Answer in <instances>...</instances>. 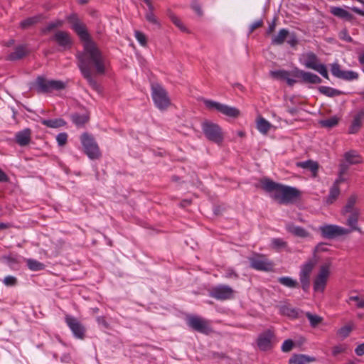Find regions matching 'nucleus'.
Instances as JSON below:
<instances>
[{
    "instance_id": "obj_17",
    "label": "nucleus",
    "mask_w": 364,
    "mask_h": 364,
    "mask_svg": "<svg viewBox=\"0 0 364 364\" xmlns=\"http://www.w3.org/2000/svg\"><path fill=\"white\" fill-rule=\"evenodd\" d=\"M66 322L76 338L82 340L85 338L86 328L80 320H66Z\"/></svg>"
},
{
    "instance_id": "obj_2",
    "label": "nucleus",
    "mask_w": 364,
    "mask_h": 364,
    "mask_svg": "<svg viewBox=\"0 0 364 364\" xmlns=\"http://www.w3.org/2000/svg\"><path fill=\"white\" fill-rule=\"evenodd\" d=\"M262 188L279 204L291 203L300 196L298 189L276 183L269 178L261 180Z\"/></svg>"
},
{
    "instance_id": "obj_35",
    "label": "nucleus",
    "mask_w": 364,
    "mask_h": 364,
    "mask_svg": "<svg viewBox=\"0 0 364 364\" xmlns=\"http://www.w3.org/2000/svg\"><path fill=\"white\" fill-rule=\"evenodd\" d=\"M272 124L264 118L259 117L257 120V129L263 134H267Z\"/></svg>"
},
{
    "instance_id": "obj_31",
    "label": "nucleus",
    "mask_w": 364,
    "mask_h": 364,
    "mask_svg": "<svg viewBox=\"0 0 364 364\" xmlns=\"http://www.w3.org/2000/svg\"><path fill=\"white\" fill-rule=\"evenodd\" d=\"M356 201L357 196L351 195L347 200V203L342 210V214L346 215L347 213H353V211L355 210H359L358 208H355Z\"/></svg>"
},
{
    "instance_id": "obj_23",
    "label": "nucleus",
    "mask_w": 364,
    "mask_h": 364,
    "mask_svg": "<svg viewBox=\"0 0 364 364\" xmlns=\"http://www.w3.org/2000/svg\"><path fill=\"white\" fill-rule=\"evenodd\" d=\"M50 80H47L43 76H38L34 84L33 88L40 93L50 92Z\"/></svg>"
},
{
    "instance_id": "obj_29",
    "label": "nucleus",
    "mask_w": 364,
    "mask_h": 364,
    "mask_svg": "<svg viewBox=\"0 0 364 364\" xmlns=\"http://www.w3.org/2000/svg\"><path fill=\"white\" fill-rule=\"evenodd\" d=\"M26 54V49L24 46H19L15 48V50L11 53L6 59L9 60H17L21 59Z\"/></svg>"
},
{
    "instance_id": "obj_18",
    "label": "nucleus",
    "mask_w": 364,
    "mask_h": 364,
    "mask_svg": "<svg viewBox=\"0 0 364 364\" xmlns=\"http://www.w3.org/2000/svg\"><path fill=\"white\" fill-rule=\"evenodd\" d=\"M52 40L63 48H69L72 45V39L69 33L64 31H58L52 38Z\"/></svg>"
},
{
    "instance_id": "obj_10",
    "label": "nucleus",
    "mask_w": 364,
    "mask_h": 364,
    "mask_svg": "<svg viewBox=\"0 0 364 364\" xmlns=\"http://www.w3.org/2000/svg\"><path fill=\"white\" fill-rule=\"evenodd\" d=\"M319 230L322 236L326 238H333L337 236L348 235L350 233V230L348 228L336 225H325L321 226Z\"/></svg>"
},
{
    "instance_id": "obj_8",
    "label": "nucleus",
    "mask_w": 364,
    "mask_h": 364,
    "mask_svg": "<svg viewBox=\"0 0 364 364\" xmlns=\"http://www.w3.org/2000/svg\"><path fill=\"white\" fill-rule=\"evenodd\" d=\"M330 263H326L320 267L318 273L314 280V291L323 292L324 291L330 275Z\"/></svg>"
},
{
    "instance_id": "obj_43",
    "label": "nucleus",
    "mask_w": 364,
    "mask_h": 364,
    "mask_svg": "<svg viewBox=\"0 0 364 364\" xmlns=\"http://www.w3.org/2000/svg\"><path fill=\"white\" fill-rule=\"evenodd\" d=\"M72 121L77 125V126H82L85 123H87L89 120V116L87 114H74L71 117Z\"/></svg>"
},
{
    "instance_id": "obj_46",
    "label": "nucleus",
    "mask_w": 364,
    "mask_h": 364,
    "mask_svg": "<svg viewBox=\"0 0 364 364\" xmlns=\"http://www.w3.org/2000/svg\"><path fill=\"white\" fill-rule=\"evenodd\" d=\"M289 75V73L284 70H273L270 72L271 77L278 80H285Z\"/></svg>"
},
{
    "instance_id": "obj_40",
    "label": "nucleus",
    "mask_w": 364,
    "mask_h": 364,
    "mask_svg": "<svg viewBox=\"0 0 364 364\" xmlns=\"http://www.w3.org/2000/svg\"><path fill=\"white\" fill-rule=\"evenodd\" d=\"M278 282L289 288H296L299 287V283L296 280L293 279L289 277H282L278 278Z\"/></svg>"
},
{
    "instance_id": "obj_1",
    "label": "nucleus",
    "mask_w": 364,
    "mask_h": 364,
    "mask_svg": "<svg viewBox=\"0 0 364 364\" xmlns=\"http://www.w3.org/2000/svg\"><path fill=\"white\" fill-rule=\"evenodd\" d=\"M83 48V51L77 55L78 68L90 86L94 90L100 92V86L94 79L92 74L102 75L105 73V58L93 41L84 43Z\"/></svg>"
},
{
    "instance_id": "obj_21",
    "label": "nucleus",
    "mask_w": 364,
    "mask_h": 364,
    "mask_svg": "<svg viewBox=\"0 0 364 364\" xmlns=\"http://www.w3.org/2000/svg\"><path fill=\"white\" fill-rule=\"evenodd\" d=\"M286 230L288 232L297 237L306 238L311 235L304 228L295 225L291 223H289L286 225Z\"/></svg>"
},
{
    "instance_id": "obj_13",
    "label": "nucleus",
    "mask_w": 364,
    "mask_h": 364,
    "mask_svg": "<svg viewBox=\"0 0 364 364\" xmlns=\"http://www.w3.org/2000/svg\"><path fill=\"white\" fill-rule=\"evenodd\" d=\"M279 312L282 316L291 318H303L306 316L307 318H322L321 317L313 315L309 312L304 313L302 311H298L292 308L290 305H283L279 306Z\"/></svg>"
},
{
    "instance_id": "obj_62",
    "label": "nucleus",
    "mask_w": 364,
    "mask_h": 364,
    "mask_svg": "<svg viewBox=\"0 0 364 364\" xmlns=\"http://www.w3.org/2000/svg\"><path fill=\"white\" fill-rule=\"evenodd\" d=\"M56 27L55 26V24L53 23V22H50L49 23L47 26L43 29V33H48V32H50V31L53 30L54 28H55Z\"/></svg>"
},
{
    "instance_id": "obj_52",
    "label": "nucleus",
    "mask_w": 364,
    "mask_h": 364,
    "mask_svg": "<svg viewBox=\"0 0 364 364\" xmlns=\"http://www.w3.org/2000/svg\"><path fill=\"white\" fill-rule=\"evenodd\" d=\"M56 140L60 146H63L66 144L68 141V134L65 132L60 133L56 136Z\"/></svg>"
},
{
    "instance_id": "obj_26",
    "label": "nucleus",
    "mask_w": 364,
    "mask_h": 364,
    "mask_svg": "<svg viewBox=\"0 0 364 364\" xmlns=\"http://www.w3.org/2000/svg\"><path fill=\"white\" fill-rule=\"evenodd\" d=\"M314 357L303 354H295L291 356L289 360V364H306L315 361Z\"/></svg>"
},
{
    "instance_id": "obj_25",
    "label": "nucleus",
    "mask_w": 364,
    "mask_h": 364,
    "mask_svg": "<svg viewBox=\"0 0 364 364\" xmlns=\"http://www.w3.org/2000/svg\"><path fill=\"white\" fill-rule=\"evenodd\" d=\"M344 159L348 165L359 164L363 163V159L361 156L355 150H350L345 153Z\"/></svg>"
},
{
    "instance_id": "obj_55",
    "label": "nucleus",
    "mask_w": 364,
    "mask_h": 364,
    "mask_svg": "<svg viewBox=\"0 0 364 364\" xmlns=\"http://www.w3.org/2000/svg\"><path fill=\"white\" fill-rule=\"evenodd\" d=\"M287 43L289 44L291 47H294L298 44V39L295 34L289 33V36L287 38Z\"/></svg>"
},
{
    "instance_id": "obj_30",
    "label": "nucleus",
    "mask_w": 364,
    "mask_h": 364,
    "mask_svg": "<svg viewBox=\"0 0 364 364\" xmlns=\"http://www.w3.org/2000/svg\"><path fill=\"white\" fill-rule=\"evenodd\" d=\"M289 31L285 28L279 30L277 35H274L272 37V45H282L287 38L289 36Z\"/></svg>"
},
{
    "instance_id": "obj_3",
    "label": "nucleus",
    "mask_w": 364,
    "mask_h": 364,
    "mask_svg": "<svg viewBox=\"0 0 364 364\" xmlns=\"http://www.w3.org/2000/svg\"><path fill=\"white\" fill-rule=\"evenodd\" d=\"M300 62L306 68L312 69L321 74L324 78L329 79L326 66L320 63L318 58L313 52L302 54Z\"/></svg>"
},
{
    "instance_id": "obj_56",
    "label": "nucleus",
    "mask_w": 364,
    "mask_h": 364,
    "mask_svg": "<svg viewBox=\"0 0 364 364\" xmlns=\"http://www.w3.org/2000/svg\"><path fill=\"white\" fill-rule=\"evenodd\" d=\"M338 36L341 40H343L346 42L352 41V38L348 35V31L346 29H343L341 31Z\"/></svg>"
},
{
    "instance_id": "obj_5",
    "label": "nucleus",
    "mask_w": 364,
    "mask_h": 364,
    "mask_svg": "<svg viewBox=\"0 0 364 364\" xmlns=\"http://www.w3.org/2000/svg\"><path fill=\"white\" fill-rule=\"evenodd\" d=\"M80 141L85 153L90 159H97L101 156L100 148L91 134L83 133L80 136Z\"/></svg>"
},
{
    "instance_id": "obj_22",
    "label": "nucleus",
    "mask_w": 364,
    "mask_h": 364,
    "mask_svg": "<svg viewBox=\"0 0 364 364\" xmlns=\"http://www.w3.org/2000/svg\"><path fill=\"white\" fill-rule=\"evenodd\" d=\"M349 215L347 218L346 224L350 228L348 230L352 231H358L361 232V229L358 227V219L360 216V210L353 211V213H349Z\"/></svg>"
},
{
    "instance_id": "obj_42",
    "label": "nucleus",
    "mask_w": 364,
    "mask_h": 364,
    "mask_svg": "<svg viewBox=\"0 0 364 364\" xmlns=\"http://www.w3.org/2000/svg\"><path fill=\"white\" fill-rule=\"evenodd\" d=\"M26 264L28 267L32 271L43 270L46 267L44 264L33 259H27Z\"/></svg>"
},
{
    "instance_id": "obj_6",
    "label": "nucleus",
    "mask_w": 364,
    "mask_h": 364,
    "mask_svg": "<svg viewBox=\"0 0 364 364\" xmlns=\"http://www.w3.org/2000/svg\"><path fill=\"white\" fill-rule=\"evenodd\" d=\"M151 96L155 105L159 109H166L171 104L167 92L159 84H153L151 85Z\"/></svg>"
},
{
    "instance_id": "obj_19",
    "label": "nucleus",
    "mask_w": 364,
    "mask_h": 364,
    "mask_svg": "<svg viewBox=\"0 0 364 364\" xmlns=\"http://www.w3.org/2000/svg\"><path fill=\"white\" fill-rule=\"evenodd\" d=\"M187 324L190 328L200 333L209 334L213 332L206 320H188Z\"/></svg>"
},
{
    "instance_id": "obj_54",
    "label": "nucleus",
    "mask_w": 364,
    "mask_h": 364,
    "mask_svg": "<svg viewBox=\"0 0 364 364\" xmlns=\"http://www.w3.org/2000/svg\"><path fill=\"white\" fill-rule=\"evenodd\" d=\"M294 346V342L291 339L285 340L282 346L283 352H289Z\"/></svg>"
},
{
    "instance_id": "obj_49",
    "label": "nucleus",
    "mask_w": 364,
    "mask_h": 364,
    "mask_svg": "<svg viewBox=\"0 0 364 364\" xmlns=\"http://www.w3.org/2000/svg\"><path fill=\"white\" fill-rule=\"evenodd\" d=\"M145 18L148 22L154 24L158 27H161L160 22L154 13L146 12L145 14Z\"/></svg>"
},
{
    "instance_id": "obj_59",
    "label": "nucleus",
    "mask_w": 364,
    "mask_h": 364,
    "mask_svg": "<svg viewBox=\"0 0 364 364\" xmlns=\"http://www.w3.org/2000/svg\"><path fill=\"white\" fill-rule=\"evenodd\" d=\"M304 291H307L310 286V279H299Z\"/></svg>"
},
{
    "instance_id": "obj_33",
    "label": "nucleus",
    "mask_w": 364,
    "mask_h": 364,
    "mask_svg": "<svg viewBox=\"0 0 364 364\" xmlns=\"http://www.w3.org/2000/svg\"><path fill=\"white\" fill-rule=\"evenodd\" d=\"M220 113L223 114L227 117L232 118H237L240 114V112L238 109L226 105H223Z\"/></svg>"
},
{
    "instance_id": "obj_41",
    "label": "nucleus",
    "mask_w": 364,
    "mask_h": 364,
    "mask_svg": "<svg viewBox=\"0 0 364 364\" xmlns=\"http://www.w3.org/2000/svg\"><path fill=\"white\" fill-rule=\"evenodd\" d=\"M340 194V188L336 185H333L330 188L329 193L326 198V203L328 204L333 203L338 197Z\"/></svg>"
},
{
    "instance_id": "obj_28",
    "label": "nucleus",
    "mask_w": 364,
    "mask_h": 364,
    "mask_svg": "<svg viewBox=\"0 0 364 364\" xmlns=\"http://www.w3.org/2000/svg\"><path fill=\"white\" fill-rule=\"evenodd\" d=\"M331 13L334 15L335 16H337L338 18L350 21L353 19V16L351 14H350L348 11L341 8V7H331Z\"/></svg>"
},
{
    "instance_id": "obj_12",
    "label": "nucleus",
    "mask_w": 364,
    "mask_h": 364,
    "mask_svg": "<svg viewBox=\"0 0 364 364\" xmlns=\"http://www.w3.org/2000/svg\"><path fill=\"white\" fill-rule=\"evenodd\" d=\"M250 267L259 271H271L273 263L269 261L264 255H257L249 259Z\"/></svg>"
},
{
    "instance_id": "obj_48",
    "label": "nucleus",
    "mask_w": 364,
    "mask_h": 364,
    "mask_svg": "<svg viewBox=\"0 0 364 364\" xmlns=\"http://www.w3.org/2000/svg\"><path fill=\"white\" fill-rule=\"evenodd\" d=\"M204 105L209 109H216L220 112L223 104L210 100H204Z\"/></svg>"
},
{
    "instance_id": "obj_64",
    "label": "nucleus",
    "mask_w": 364,
    "mask_h": 364,
    "mask_svg": "<svg viewBox=\"0 0 364 364\" xmlns=\"http://www.w3.org/2000/svg\"><path fill=\"white\" fill-rule=\"evenodd\" d=\"M275 27H276V23H275V21H272L269 25V27L267 30V34H270L272 33L274 29H275Z\"/></svg>"
},
{
    "instance_id": "obj_60",
    "label": "nucleus",
    "mask_w": 364,
    "mask_h": 364,
    "mask_svg": "<svg viewBox=\"0 0 364 364\" xmlns=\"http://www.w3.org/2000/svg\"><path fill=\"white\" fill-rule=\"evenodd\" d=\"M225 277L226 278H237L238 274L232 269H228L226 270L225 273Z\"/></svg>"
},
{
    "instance_id": "obj_4",
    "label": "nucleus",
    "mask_w": 364,
    "mask_h": 364,
    "mask_svg": "<svg viewBox=\"0 0 364 364\" xmlns=\"http://www.w3.org/2000/svg\"><path fill=\"white\" fill-rule=\"evenodd\" d=\"M201 127L205 136L209 141L218 145L223 143L224 135L222 129L218 124L210 121H204Z\"/></svg>"
},
{
    "instance_id": "obj_45",
    "label": "nucleus",
    "mask_w": 364,
    "mask_h": 364,
    "mask_svg": "<svg viewBox=\"0 0 364 364\" xmlns=\"http://www.w3.org/2000/svg\"><path fill=\"white\" fill-rule=\"evenodd\" d=\"M272 247L276 250H280L287 247V242L281 238H274L272 240Z\"/></svg>"
},
{
    "instance_id": "obj_61",
    "label": "nucleus",
    "mask_w": 364,
    "mask_h": 364,
    "mask_svg": "<svg viewBox=\"0 0 364 364\" xmlns=\"http://www.w3.org/2000/svg\"><path fill=\"white\" fill-rule=\"evenodd\" d=\"M356 355L361 356L364 355V343L358 345L355 349Z\"/></svg>"
},
{
    "instance_id": "obj_34",
    "label": "nucleus",
    "mask_w": 364,
    "mask_h": 364,
    "mask_svg": "<svg viewBox=\"0 0 364 364\" xmlns=\"http://www.w3.org/2000/svg\"><path fill=\"white\" fill-rule=\"evenodd\" d=\"M347 301L350 305L355 306L357 308H364V295L351 294Z\"/></svg>"
},
{
    "instance_id": "obj_51",
    "label": "nucleus",
    "mask_w": 364,
    "mask_h": 364,
    "mask_svg": "<svg viewBox=\"0 0 364 364\" xmlns=\"http://www.w3.org/2000/svg\"><path fill=\"white\" fill-rule=\"evenodd\" d=\"M347 349V345L346 344H339L337 346H335L332 348V354L333 356H336L340 353H342L345 352Z\"/></svg>"
},
{
    "instance_id": "obj_38",
    "label": "nucleus",
    "mask_w": 364,
    "mask_h": 364,
    "mask_svg": "<svg viewBox=\"0 0 364 364\" xmlns=\"http://www.w3.org/2000/svg\"><path fill=\"white\" fill-rule=\"evenodd\" d=\"M50 92L53 91H60L65 90L67 87V82L62 80H50Z\"/></svg>"
},
{
    "instance_id": "obj_15",
    "label": "nucleus",
    "mask_w": 364,
    "mask_h": 364,
    "mask_svg": "<svg viewBox=\"0 0 364 364\" xmlns=\"http://www.w3.org/2000/svg\"><path fill=\"white\" fill-rule=\"evenodd\" d=\"M364 119V109H361L352 115V120L348 127V134H354L360 129Z\"/></svg>"
},
{
    "instance_id": "obj_57",
    "label": "nucleus",
    "mask_w": 364,
    "mask_h": 364,
    "mask_svg": "<svg viewBox=\"0 0 364 364\" xmlns=\"http://www.w3.org/2000/svg\"><path fill=\"white\" fill-rule=\"evenodd\" d=\"M191 8L198 14V16H203V10L201 9L200 5L198 2L193 1L191 4Z\"/></svg>"
},
{
    "instance_id": "obj_9",
    "label": "nucleus",
    "mask_w": 364,
    "mask_h": 364,
    "mask_svg": "<svg viewBox=\"0 0 364 364\" xmlns=\"http://www.w3.org/2000/svg\"><path fill=\"white\" fill-rule=\"evenodd\" d=\"M210 296L217 300H228L234 298L235 291L228 285L220 284L211 289Z\"/></svg>"
},
{
    "instance_id": "obj_53",
    "label": "nucleus",
    "mask_w": 364,
    "mask_h": 364,
    "mask_svg": "<svg viewBox=\"0 0 364 364\" xmlns=\"http://www.w3.org/2000/svg\"><path fill=\"white\" fill-rule=\"evenodd\" d=\"M4 284L7 287H14L17 284V279L14 276H6L3 280Z\"/></svg>"
},
{
    "instance_id": "obj_50",
    "label": "nucleus",
    "mask_w": 364,
    "mask_h": 364,
    "mask_svg": "<svg viewBox=\"0 0 364 364\" xmlns=\"http://www.w3.org/2000/svg\"><path fill=\"white\" fill-rule=\"evenodd\" d=\"M134 36L138 42L142 46H146L147 44V38L144 33L139 31H135Z\"/></svg>"
},
{
    "instance_id": "obj_63",
    "label": "nucleus",
    "mask_w": 364,
    "mask_h": 364,
    "mask_svg": "<svg viewBox=\"0 0 364 364\" xmlns=\"http://www.w3.org/2000/svg\"><path fill=\"white\" fill-rule=\"evenodd\" d=\"M348 168V165H347L346 164H341L340 165V171H339L340 175H343L347 171Z\"/></svg>"
},
{
    "instance_id": "obj_20",
    "label": "nucleus",
    "mask_w": 364,
    "mask_h": 364,
    "mask_svg": "<svg viewBox=\"0 0 364 364\" xmlns=\"http://www.w3.org/2000/svg\"><path fill=\"white\" fill-rule=\"evenodd\" d=\"M31 129L26 128L16 133L14 140L20 146H26L31 143Z\"/></svg>"
},
{
    "instance_id": "obj_14",
    "label": "nucleus",
    "mask_w": 364,
    "mask_h": 364,
    "mask_svg": "<svg viewBox=\"0 0 364 364\" xmlns=\"http://www.w3.org/2000/svg\"><path fill=\"white\" fill-rule=\"evenodd\" d=\"M331 71L333 76L342 80L350 81L358 78V74L356 72L342 70L340 65L337 63L331 65Z\"/></svg>"
},
{
    "instance_id": "obj_44",
    "label": "nucleus",
    "mask_w": 364,
    "mask_h": 364,
    "mask_svg": "<svg viewBox=\"0 0 364 364\" xmlns=\"http://www.w3.org/2000/svg\"><path fill=\"white\" fill-rule=\"evenodd\" d=\"M353 328L354 327L353 324L346 325L338 330L337 334L342 339H344L349 336Z\"/></svg>"
},
{
    "instance_id": "obj_11",
    "label": "nucleus",
    "mask_w": 364,
    "mask_h": 364,
    "mask_svg": "<svg viewBox=\"0 0 364 364\" xmlns=\"http://www.w3.org/2000/svg\"><path fill=\"white\" fill-rule=\"evenodd\" d=\"M291 75L299 79V82L306 84H320L321 78L317 75L299 68L292 70Z\"/></svg>"
},
{
    "instance_id": "obj_16",
    "label": "nucleus",
    "mask_w": 364,
    "mask_h": 364,
    "mask_svg": "<svg viewBox=\"0 0 364 364\" xmlns=\"http://www.w3.org/2000/svg\"><path fill=\"white\" fill-rule=\"evenodd\" d=\"M274 337L273 332L268 329L260 333L257 338V346L261 350H268L272 348V341Z\"/></svg>"
},
{
    "instance_id": "obj_36",
    "label": "nucleus",
    "mask_w": 364,
    "mask_h": 364,
    "mask_svg": "<svg viewBox=\"0 0 364 364\" xmlns=\"http://www.w3.org/2000/svg\"><path fill=\"white\" fill-rule=\"evenodd\" d=\"M167 16L170 18V20L173 22V23L177 26L181 31L186 32L187 29L186 26L183 24L182 21L180 18L175 15V14L171 10L167 11Z\"/></svg>"
},
{
    "instance_id": "obj_37",
    "label": "nucleus",
    "mask_w": 364,
    "mask_h": 364,
    "mask_svg": "<svg viewBox=\"0 0 364 364\" xmlns=\"http://www.w3.org/2000/svg\"><path fill=\"white\" fill-rule=\"evenodd\" d=\"M318 91L321 94H323L326 96H328V97H335V96L341 95L342 94L341 91L338 90L334 88H332V87H327V86L319 87Z\"/></svg>"
},
{
    "instance_id": "obj_27",
    "label": "nucleus",
    "mask_w": 364,
    "mask_h": 364,
    "mask_svg": "<svg viewBox=\"0 0 364 364\" xmlns=\"http://www.w3.org/2000/svg\"><path fill=\"white\" fill-rule=\"evenodd\" d=\"M296 166L310 170L314 177L316 176L318 170V164L312 160L297 162Z\"/></svg>"
},
{
    "instance_id": "obj_58",
    "label": "nucleus",
    "mask_w": 364,
    "mask_h": 364,
    "mask_svg": "<svg viewBox=\"0 0 364 364\" xmlns=\"http://www.w3.org/2000/svg\"><path fill=\"white\" fill-rule=\"evenodd\" d=\"M262 25H263L262 20H258V21H255L253 23H252L250 26V28H249L250 33H252L255 29L261 27Z\"/></svg>"
},
{
    "instance_id": "obj_39",
    "label": "nucleus",
    "mask_w": 364,
    "mask_h": 364,
    "mask_svg": "<svg viewBox=\"0 0 364 364\" xmlns=\"http://www.w3.org/2000/svg\"><path fill=\"white\" fill-rule=\"evenodd\" d=\"M41 19V16H35L29 17L20 23V27L26 29L37 23Z\"/></svg>"
},
{
    "instance_id": "obj_47",
    "label": "nucleus",
    "mask_w": 364,
    "mask_h": 364,
    "mask_svg": "<svg viewBox=\"0 0 364 364\" xmlns=\"http://www.w3.org/2000/svg\"><path fill=\"white\" fill-rule=\"evenodd\" d=\"M338 123V118L336 117H332L331 118L321 120L320 124L323 127L332 128L336 126Z\"/></svg>"
},
{
    "instance_id": "obj_7",
    "label": "nucleus",
    "mask_w": 364,
    "mask_h": 364,
    "mask_svg": "<svg viewBox=\"0 0 364 364\" xmlns=\"http://www.w3.org/2000/svg\"><path fill=\"white\" fill-rule=\"evenodd\" d=\"M68 22L71 24L72 29L78 35L83 44L88 41H92L90 38L85 25L78 18L77 14H73L67 17Z\"/></svg>"
},
{
    "instance_id": "obj_24",
    "label": "nucleus",
    "mask_w": 364,
    "mask_h": 364,
    "mask_svg": "<svg viewBox=\"0 0 364 364\" xmlns=\"http://www.w3.org/2000/svg\"><path fill=\"white\" fill-rule=\"evenodd\" d=\"M316 265V261L310 259L306 262L301 267L299 279H310V275Z\"/></svg>"
},
{
    "instance_id": "obj_32",
    "label": "nucleus",
    "mask_w": 364,
    "mask_h": 364,
    "mask_svg": "<svg viewBox=\"0 0 364 364\" xmlns=\"http://www.w3.org/2000/svg\"><path fill=\"white\" fill-rule=\"evenodd\" d=\"M41 122L43 125L50 128H59L66 124L65 120L61 118L50 119H43L41 120Z\"/></svg>"
}]
</instances>
